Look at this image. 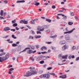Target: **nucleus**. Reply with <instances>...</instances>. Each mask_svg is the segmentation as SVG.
Listing matches in <instances>:
<instances>
[{
	"label": "nucleus",
	"instance_id": "f257e3e1",
	"mask_svg": "<svg viewBox=\"0 0 79 79\" xmlns=\"http://www.w3.org/2000/svg\"><path fill=\"white\" fill-rule=\"evenodd\" d=\"M10 57V55L9 54H6L5 56L3 57H0V62L2 63V61H6L7 59L9 58Z\"/></svg>",
	"mask_w": 79,
	"mask_h": 79
},
{
	"label": "nucleus",
	"instance_id": "f03ea898",
	"mask_svg": "<svg viewBox=\"0 0 79 79\" xmlns=\"http://www.w3.org/2000/svg\"><path fill=\"white\" fill-rule=\"evenodd\" d=\"M65 40H68V42H71V39H70V37L68 35H66L65 36Z\"/></svg>",
	"mask_w": 79,
	"mask_h": 79
},
{
	"label": "nucleus",
	"instance_id": "7ed1b4c3",
	"mask_svg": "<svg viewBox=\"0 0 79 79\" xmlns=\"http://www.w3.org/2000/svg\"><path fill=\"white\" fill-rule=\"evenodd\" d=\"M32 76L31 72L29 71H28L26 72V74L23 75V76L24 77H29V76Z\"/></svg>",
	"mask_w": 79,
	"mask_h": 79
},
{
	"label": "nucleus",
	"instance_id": "20e7f679",
	"mask_svg": "<svg viewBox=\"0 0 79 79\" xmlns=\"http://www.w3.org/2000/svg\"><path fill=\"white\" fill-rule=\"evenodd\" d=\"M28 21H25V19L22 20L20 21L19 23H23L25 24H28Z\"/></svg>",
	"mask_w": 79,
	"mask_h": 79
},
{
	"label": "nucleus",
	"instance_id": "39448f33",
	"mask_svg": "<svg viewBox=\"0 0 79 79\" xmlns=\"http://www.w3.org/2000/svg\"><path fill=\"white\" fill-rule=\"evenodd\" d=\"M75 28H73L70 31H66L64 32V34H71L75 30Z\"/></svg>",
	"mask_w": 79,
	"mask_h": 79
},
{
	"label": "nucleus",
	"instance_id": "423d86ee",
	"mask_svg": "<svg viewBox=\"0 0 79 79\" xmlns=\"http://www.w3.org/2000/svg\"><path fill=\"white\" fill-rule=\"evenodd\" d=\"M40 58H41V60H47V58L45 56H44V55H40Z\"/></svg>",
	"mask_w": 79,
	"mask_h": 79
},
{
	"label": "nucleus",
	"instance_id": "0eeeda50",
	"mask_svg": "<svg viewBox=\"0 0 79 79\" xmlns=\"http://www.w3.org/2000/svg\"><path fill=\"white\" fill-rule=\"evenodd\" d=\"M38 1L37 0H35L34 1L35 3L33 4L34 5H35L36 6H39L40 5V3L39 2H37Z\"/></svg>",
	"mask_w": 79,
	"mask_h": 79
},
{
	"label": "nucleus",
	"instance_id": "6e6552de",
	"mask_svg": "<svg viewBox=\"0 0 79 79\" xmlns=\"http://www.w3.org/2000/svg\"><path fill=\"white\" fill-rule=\"evenodd\" d=\"M44 78H46V79H49L50 78V75L49 74H44Z\"/></svg>",
	"mask_w": 79,
	"mask_h": 79
},
{
	"label": "nucleus",
	"instance_id": "1a4fd4ad",
	"mask_svg": "<svg viewBox=\"0 0 79 79\" xmlns=\"http://www.w3.org/2000/svg\"><path fill=\"white\" fill-rule=\"evenodd\" d=\"M10 28L8 27H6L3 29V30L4 31H10Z\"/></svg>",
	"mask_w": 79,
	"mask_h": 79
},
{
	"label": "nucleus",
	"instance_id": "9d476101",
	"mask_svg": "<svg viewBox=\"0 0 79 79\" xmlns=\"http://www.w3.org/2000/svg\"><path fill=\"white\" fill-rule=\"evenodd\" d=\"M59 77L60 78H62V79H65L67 77L66 75L65 74V75L60 76Z\"/></svg>",
	"mask_w": 79,
	"mask_h": 79
},
{
	"label": "nucleus",
	"instance_id": "9b49d317",
	"mask_svg": "<svg viewBox=\"0 0 79 79\" xmlns=\"http://www.w3.org/2000/svg\"><path fill=\"white\" fill-rule=\"evenodd\" d=\"M68 56V55L66 54V55L62 56V58L63 59H67Z\"/></svg>",
	"mask_w": 79,
	"mask_h": 79
},
{
	"label": "nucleus",
	"instance_id": "f8f14e48",
	"mask_svg": "<svg viewBox=\"0 0 79 79\" xmlns=\"http://www.w3.org/2000/svg\"><path fill=\"white\" fill-rule=\"evenodd\" d=\"M27 53L28 54H31L32 53V49H29L27 51Z\"/></svg>",
	"mask_w": 79,
	"mask_h": 79
},
{
	"label": "nucleus",
	"instance_id": "ddd939ff",
	"mask_svg": "<svg viewBox=\"0 0 79 79\" xmlns=\"http://www.w3.org/2000/svg\"><path fill=\"white\" fill-rule=\"evenodd\" d=\"M30 48H26L24 50H23V51H22L21 52H20L19 53H21L22 52H26V50L28 49H30Z\"/></svg>",
	"mask_w": 79,
	"mask_h": 79
},
{
	"label": "nucleus",
	"instance_id": "4468645a",
	"mask_svg": "<svg viewBox=\"0 0 79 79\" xmlns=\"http://www.w3.org/2000/svg\"><path fill=\"white\" fill-rule=\"evenodd\" d=\"M31 75L32 74H37V72H36L35 71H33L31 72Z\"/></svg>",
	"mask_w": 79,
	"mask_h": 79
},
{
	"label": "nucleus",
	"instance_id": "2eb2a0df",
	"mask_svg": "<svg viewBox=\"0 0 79 79\" xmlns=\"http://www.w3.org/2000/svg\"><path fill=\"white\" fill-rule=\"evenodd\" d=\"M41 37V36L40 35H35L34 36V38H35V39H40V38Z\"/></svg>",
	"mask_w": 79,
	"mask_h": 79
},
{
	"label": "nucleus",
	"instance_id": "dca6fc26",
	"mask_svg": "<svg viewBox=\"0 0 79 79\" xmlns=\"http://www.w3.org/2000/svg\"><path fill=\"white\" fill-rule=\"evenodd\" d=\"M66 44V41H63L60 42V45H63V44Z\"/></svg>",
	"mask_w": 79,
	"mask_h": 79
},
{
	"label": "nucleus",
	"instance_id": "f3484780",
	"mask_svg": "<svg viewBox=\"0 0 79 79\" xmlns=\"http://www.w3.org/2000/svg\"><path fill=\"white\" fill-rule=\"evenodd\" d=\"M66 45L65 44V45L64 46L62 47V49L63 50H66V49L67 47H66Z\"/></svg>",
	"mask_w": 79,
	"mask_h": 79
},
{
	"label": "nucleus",
	"instance_id": "a211bd4d",
	"mask_svg": "<svg viewBox=\"0 0 79 79\" xmlns=\"http://www.w3.org/2000/svg\"><path fill=\"white\" fill-rule=\"evenodd\" d=\"M3 10H1V12L0 13V15L2 16H3Z\"/></svg>",
	"mask_w": 79,
	"mask_h": 79
},
{
	"label": "nucleus",
	"instance_id": "6ab92c4d",
	"mask_svg": "<svg viewBox=\"0 0 79 79\" xmlns=\"http://www.w3.org/2000/svg\"><path fill=\"white\" fill-rule=\"evenodd\" d=\"M40 28H38L37 29L38 31H44V29L42 28V29H41Z\"/></svg>",
	"mask_w": 79,
	"mask_h": 79
},
{
	"label": "nucleus",
	"instance_id": "aec40b11",
	"mask_svg": "<svg viewBox=\"0 0 79 79\" xmlns=\"http://www.w3.org/2000/svg\"><path fill=\"white\" fill-rule=\"evenodd\" d=\"M46 21H48V22L49 23H51V21H52V20L49 19H46Z\"/></svg>",
	"mask_w": 79,
	"mask_h": 79
},
{
	"label": "nucleus",
	"instance_id": "412c9836",
	"mask_svg": "<svg viewBox=\"0 0 79 79\" xmlns=\"http://www.w3.org/2000/svg\"><path fill=\"white\" fill-rule=\"evenodd\" d=\"M48 25H44V26L43 29H48Z\"/></svg>",
	"mask_w": 79,
	"mask_h": 79
},
{
	"label": "nucleus",
	"instance_id": "4be33fe9",
	"mask_svg": "<svg viewBox=\"0 0 79 79\" xmlns=\"http://www.w3.org/2000/svg\"><path fill=\"white\" fill-rule=\"evenodd\" d=\"M40 58H41V57H40V56L36 58V61H40Z\"/></svg>",
	"mask_w": 79,
	"mask_h": 79
},
{
	"label": "nucleus",
	"instance_id": "5701e85b",
	"mask_svg": "<svg viewBox=\"0 0 79 79\" xmlns=\"http://www.w3.org/2000/svg\"><path fill=\"white\" fill-rule=\"evenodd\" d=\"M30 59L31 60V61H34V58L32 57H30Z\"/></svg>",
	"mask_w": 79,
	"mask_h": 79
},
{
	"label": "nucleus",
	"instance_id": "b1692460",
	"mask_svg": "<svg viewBox=\"0 0 79 79\" xmlns=\"http://www.w3.org/2000/svg\"><path fill=\"white\" fill-rule=\"evenodd\" d=\"M62 56H61V55L60 54H59V56H58V58H60V60H62Z\"/></svg>",
	"mask_w": 79,
	"mask_h": 79
},
{
	"label": "nucleus",
	"instance_id": "393cba45",
	"mask_svg": "<svg viewBox=\"0 0 79 79\" xmlns=\"http://www.w3.org/2000/svg\"><path fill=\"white\" fill-rule=\"evenodd\" d=\"M12 47H16L17 46H18V45L16 44H12Z\"/></svg>",
	"mask_w": 79,
	"mask_h": 79
},
{
	"label": "nucleus",
	"instance_id": "a878e982",
	"mask_svg": "<svg viewBox=\"0 0 79 79\" xmlns=\"http://www.w3.org/2000/svg\"><path fill=\"white\" fill-rule=\"evenodd\" d=\"M30 22L31 24H34L35 23L34 22V20H32L31 21H30Z\"/></svg>",
	"mask_w": 79,
	"mask_h": 79
},
{
	"label": "nucleus",
	"instance_id": "bb28decb",
	"mask_svg": "<svg viewBox=\"0 0 79 79\" xmlns=\"http://www.w3.org/2000/svg\"><path fill=\"white\" fill-rule=\"evenodd\" d=\"M11 37L12 38H13V39H16V37L15 36V35H11Z\"/></svg>",
	"mask_w": 79,
	"mask_h": 79
},
{
	"label": "nucleus",
	"instance_id": "cd10ccee",
	"mask_svg": "<svg viewBox=\"0 0 79 79\" xmlns=\"http://www.w3.org/2000/svg\"><path fill=\"white\" fill-rule=\"evenodd\" d=\"M40 78H44V74L41 75L40 76Z\"/></svg>",
	"mask_w": 79,
	"mask_h": 79
},
{
	"label": "nucleus",
	"instance_id": "c85d7f7f",
	"mask_svg": "<svg viewBox=\"0 0 79 79\" xmlns=\"http://www.w3.org/2000/svg\"><path fill=\"white\" fill-rule=\"evenodd\" d=\"M18 26V24L16 23H15L13 24V27H16V26Z\"/></svg>",
	"mask_w": 79,
	"mask_h": 79
},
{
	"label": "nucleus",
	"instance_id": "c756f323",
	"mask_svg": "<svg viewBox=\"0 0 79 79\" xmlns=\"http://www.w3.org/2000/svg\"><path fill=\"white\" fill-rule=\"evenodd\" d=\"M49 74L52 76H55V74L54 73H50Z\"/></svg>",
	"mask_w": 79,
	"mask_h": 79
},
{
	"label": "nucleus",
	"instance_id": "7c9ffc66",
	"mask_svg": "<svg viewBox=\"0 0 79 79\" xmlns=\"http://www.w3.org/2000/svg\"><path fill=\"white\" fill-rule=\"evenodd\" d=\"M68 24L69 25H72V24H73V23L69 22H68Z\"/></svg>",
	"mask_w": 79,
	"mask_h": 79
},
{
	"label": "nucleus",
	"instance_id": "2f4dec72",
	"mask_svg": "<svg viewBox=\"0 0 79 79\" xmlns=\"http://www.w3.org/2000/svg\"><path fill=\"white\" fill-rule=\"evenodd\" d=\"M16 19H14V20H12V23L13 24L14 23H16Z\"/></svg>",
	"mask_w": 79,
	"mask_h": 79
},
{
	"label": "nucleus",
	"instance_id": "473e14b6",
	"mask_svg": "<svg viewBox=\"0 0 79 79\" xmlns=\"http://www.w3.org/2000/svg\"><path fill=\"white\" fill-rule=\"evenodd\" d=\"M5 52H2L0 54V56H2V55H5Z\"/></svg>",
	"mask_w": 79,
	"mask_h": 79
},
{
	"label": "nucleus",
	"instance_id": "72a5a7b5",
	"mask_svg": "<svg viewBox=\"0 0 79 79\" xmlns=\"http://www.w3.org/2000/svg\"><path fill=\"white\" fill-rule=\"evenodd\" d=\"M31 49H32V50H34V46L32 45V46H31Z\"/></svg>",
	"mask_w": 79,
	"mask_h": 79
},
{
	"label": "nucleus",
	"instance_id": "f704fd0d",
	"mask_svg": "<svg viewBox=\"0 0 79 79\" xmlns=\"http://www.w3.org/2000/svg\"><path fill=\"white\" fill-rule=\"evenodd\" d=\"M41 53L42 54H45V53H48V52L44 51V52H41Z\"/></svg>",
	"mask_w": 79,
	"mask_h": 79
},
{
	"label": "nucleus",
	"instance_id": "c9c22d12",
	"mask_svg": "<svg viewBox=\"0 0 79 79\" xmlns=\"http://www.w3.org/2000/svg\"><path fill=\"white\" fill-rule=\"evenodd\" d=\"M40 64H43L44 63V60H41L40 62Z\"/></svg>",
	"mask_w": 79,
	"mask_h": 79
},
{
	"label": "nucleus",
	"instance_id": "e433bc0d",
	"mask_svg": "<svg viewBox=\"0 0 79 79\" xmlns=\"http://www.w3.org/2000/svg\"><path fill=\"white\" fill-rule=\"evenodd\" d=\"M11 51L12 53H15V52H16V50L15 49H12L11 50Z\"/></svg>",
	"mask_w": 79,
	"mask_h": 79
},
{
	"label": "nucleus",
	"instance_id": "4c0bfd02",
	"mask_svg": "<svg viewBox=\"0 0 79 79\" xmlns=\"http://www.w3.org/2000/svg\"><path fill=\"white\" fill-rule=\"evenodd\" d=\"M30 32L32 33V34H35V32L32 30H31Z\"/></svg>",
	"mask_w": 79,
	"mask_h": 79
},
{
	"label": "nucleus",
	"instance_id": "58836bf2",
	"mask_svg": "<svg viewBox=\"0 0 79 79\" xmlns=\"http://www.w3.org/2000/svg\"><path fill=\"white\" fill-rule=\"evenodd\" d=\"M52 69V67H49L47 68V70H50L51 69Z\"/></svg>",
	"mask_w": 79,
	"mask_h": 79
},
{
	"label": "nucleus",
	"instance_id": "ea45409f",
	"mask_svg": "<svg viewBox=\"0 0 79 79\" xmlns=\"http://www.w3.org/2000/svg\"><path fill=\"white\" fill-rule=\"evenodd\" d=\"M35 47L37 49H38L39 48L40 46L39 45H35Z\"/></svg>",
	"mask_w": 79,
	"mask_h": 79
},
{
	"label": "nucleus",
	"instance_id": "a19ab883",
	"mask_svg": "<svg viewBox=\"0 0 79 79\" xmlns=\"http://www.w3.org/2000/svg\"><path fill=\"white\" fill-rule=\"evenodd\" d=\"M13 70H14V68H11L9 69V71H13Z\"/></svg>",
	"mask_w": 79,
	"mask_h": 79
},
{
	"label": "nucleus",
	"instance_id": "79ce46f5",
	"mask_svg": "<svg viewBox=\"0 0 79 79\" xmlns=\"http://www.w3.org/2000/svg\"><path fill=\"white\" fill-rule=\"evenodd\" d=\"M37 34H42V33L40 31H37Z\"/></svg>",
	"mask_w": 79,
	"mask_h": 79
},
{
	"label": "nucleus",
	"instance_id": "37998d69",
	"mask_svg": "<svg viewBox=\"0 0 79 79\" xmlns=\"http://www.w3.org/2000/svg\"><path fill=\"white\" fill-rule=\"evenodd\" d=\"M70 14L71 16H74V13L73 12H70Z\"/></svg>",
	"mask_w": 79,
	"mask_h": 79
},
{
	"label": "nucleus",
	"instance_id": "c03bdc74",
	"mask_svg": "<svg viewBox=\"0 0 79 79\" xmlns=\"http://www.w3.org/2000/svg\"><path fill=\"white\" fill-rule=\"evenodd\" d=\"M52 9H55V8H56V7L55 6L53 5L52 6Z\"/></svg>",
	"mask_w": 79,
	"mask_h": 79
},
{
	"label": "nucleus",
	"instance_id": "a18cd8bd",
	"mask_svg": "<svg viewBox=\"0 0 79 79\" xmlns=\"http://www.w3.org/2000/svg\"><path fill=\"white\" fill-rule=\"evenodd\" d=\"M53 34H54V31H51V35H52Z\"/></svg>",
	"mask_w": 79,
	"mask_h": 79
},
{
	"label": "nucleus",
	"instance_id": "49530a36",
	"mask_svg": "<svg viewBox=\"0 0 79 79\" xmlns=\"http://www.w3.org/2000/svg\"><path fill=\"white\" fill-rule=\"evenodd\" d=\"M4 3H6V4H7V3H8V1L6 0H5L4 1Z\"/></svg>",
	"mask_w": 79,
	"mask_h": 79
},
{
	"label": "nucleus",
	"instance_id": "de8ad7c7",
	"mask_svg": "<svg viewBox=\"0 0 79 79\" xmlns=\"http://www.w3.org/2000/svg\"><path fill=\"white\" fill-rule=\"evenodd\" d=\"M50 32V30H48L46 31V33H48V32Z\"/></svg>",
	"mask_w": 79,
	"mask_h": 79
},
{
	"label": "nucleus",
	"instance_id": "09e8293b",
	"mask_svg": "<svg viewBox=\"0 0 79 79\" xmlns=\"http://www.w3.org/2000/svg\"><path fill=\"white\" fill-rule=\"evenodd\" d=\"M43 73V71H39L38 72V73H39V74H42V73Z\"/></svg>",
	"mask_w": 79,
	"mask_h": 79
},
{
	"label": "nucleus",
	"instance_id": "8fccbe9b",
	"mask_svg": "<svg viewBox=\"0 0 79 79\" xmlns=\"http://www.w3.org/2000/svg\"><path fill=\"white\" fill-rule=\"evenodd\" d=\"M10 31H13V32H15V31H16V30L15 29H10Z\"/></svg>",
	"mask_w": 79,
	"mask_h": 79
},
{
	"label": "nucleus",
	"instance_id": "3c124183",
	"mask_svg": "<svg viewBox=\"0 0 79 79\" xmlns=\"http://www.w3.org/2000/svg\"><path fill=\"white\" fill-rule=\"evenodd\" d=\"M46 43L47 44H50L52 43V42H46Z\"/></svg>",
	"mask_w": 79,
	"mask_h": 79
},
{
	"label": "nucleus",
	"instance_id": "603ef678",
	"mask_svg": "<svg viewBox=\"0 0 79 79\" xmlns=\"http://www.w3.org/2000/svg\"><path fill=\"white\" fill-rule=\"evenodd\" d=\"M67 18V17L66 15H64V17H63V19H66Z\"/></svg>",
	"mask_w": 79,
	"mask_h": 79
},
{
	"label": "nucleus",
	"instance_id": "864d4df0",
	"mask_svg": "<svg viewBox=\"0 0 79 79\" xmlns=\"http://www.w3.org/2000/svg\"><path fill=\"white\" fill-rule=\"evenodd\" d=\"M79 60V57H77L76 59V61H78Z\"/></svg>",
	"mask_w": 79,
	"mask_h": 79
},
{
	"label": "nucleus",
	"instance_id": "5fc2aeb1",
	"mask_svg": "<svg viewBox=\"0 0 79 79\" xmlns=\"http://www.w3.org/2000/svg\"><path fill=\"white\" fill-rule=\"evenodd\" d=\"M72 49H73V50H74L75 49H76V46H73L72 47Z\"/></svg>",
	"mask_w": 79,
	"mask_h": 79
},
{
	"label": "nucleus",
	"instance_id": "6e6d98bb",
	"mask_svg": "<svg viewBox=\"0 0 79 79\" xmlns=\"http://www.w3.org/2000/svg\"><path fill=\"white\" fill-rule=\"evenodd\" d=\"M38 19H34V20H33L34 22V21L35 22L36 21H37V20H38Z\"/></svg>",
	"mask_w": 79,
	"mask_h": 79
},
{
	"label": "nucleus",
	"instance_id": "4d7b16f0",
	"mask_svg": "<svg viewBox=\"0 0 79 79\" xmlns=\"http://www.w3.org/2000/svg\"><path fill=\"white\" fill-rule=\"evenodd\" d=\"M0 19H4V18L3 17L0 16Z\"/></svg>",
	"mask_w": 79,
	"mask_h": 79
},
{
	"label": "nucleus",
	"instance_id": "13d9d810",
	"mask_svg": "<svg viewBox=\"0 0 79 79\" xmlns=\"http://www.w3.org/2000/svg\"><path fill=\"white\" fill-rule=\"evenodd\" d=\"M21 1V3H24L25 2V1L24 0H23Z\"/></svg>",
	"mask_w": 79,
	"mask_h": 79
},
{
	"label": "nucleus",
	"instance_id": "bf43d9fd",
	"mask_svg": "<svg viewBox=\"0 0 79 79\" xmlns=\"http://www.w3.org/2000/svg\"><path fill=\"white\" fill-rule=\"evenodd\" d=\"M72 57V55H70L69 56V59H71V58Z\"/></svg>",
	"mask_w": 79,
	"mask_h": 79
},
{
	"label": "nucleus",
	"instance_id": "052dcab7",
	"mask_svg": "<svg viewBox=\"0 0 79 79\" xmlns=\"http://www.w3.org/2000/svg\"><path fill=\"white\" fill-rule=\"evenodd\" d=\"M58 12L59 13H61V12H63V10H59L58 11Z\"/></svg>",
	"mask_w": 79,
	"mask_h": 79
},
{
	"label": "nucleus",
	"instance_id": "680f3d73",
	"mask_svg": "<svg viewBox=\"0 0 79 79\" xmlns=\"http://www.w3.org/2000/svg\"><path fill=\"white\" fill-rule=\"evenodd\" d=\"M8 67H9V68H11V67H13V65H9L8 66Z\"/></svg>",
	"mask_w": 79,
	"mask_h": 79
},
{
	"label": "nucleus",
	"instance_id": "e2e57ef3",
	"mask_svg": "<svg viewBox=\"0 0 79 79\" xmlns=\"http://www.w3.org/2000/svg\"><path fill=\"white\" fill-rule=\"evenodd\" d=\"M44 46H43L42 47H41V50H42V51H43V50H44Z\"/></svg>",
	"mask_w": 79,
	"mask_h": 79
},
{
	"label": "nucleus",
	"instance_id": "0e129e2a",
	"mask_svg": "<svg viewBox=\"0 0 79 79\" xmlns=\"http://www.w3.org/2000/svg\"><path fill=\"white\" fill-rule=\"evenodd\" d=\"M65 30L66 31H69V30H68V27H67L65 28Z\"/></svg>",
	"mask_w": 79,
	"mask_h": 79
},
{
	"label": "nucleus",
	"instance_id": "69168bd1",
	"mask_svg": "<svg viewBox=\"0 0 79 79\" xmlns=\"http://www.w3.org/2000/svg\"><path fill=\"white\" fill-rule=\"evenodd\" d=\"M9 37V35H7L5 36L4 37H3V38H7V37Z\"/></svg>",
	"mask_w": 79,
	"mask_h": 79
},
{
	"label": "nucleus",
	"instance_id": "338daca9",
	"mask_svg": "<svg viewBox=\"0 0 79 79\" xmlns=\"http://www.w3.org/2000/svg\"><path fill=\"white\" fill-rule=\"evenodd\" d=\"M44 50H47V48L45 46H44Z\"/></svg>",
	"mask_w": 79,
	"mask_h": 79
},
{
	"label": "nucleus",
	"instance_id": "774afa93",
	"mask_svg": "<svg viewBox=\"0 0 79 79\" xmlns=\"http://www.w3.org/2000/svg\"><path fill=\"white\" fill-rule=\"evenodd\" d=\"M0 52H3V49H1L0 50Z\"/></svg>",
	"mask_w": 79,
	"mask_h": 79
}]
</instances>
